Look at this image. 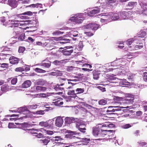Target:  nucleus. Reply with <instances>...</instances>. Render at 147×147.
<instances>
[{"label": "nucleus", "mask_w": 147, "mask_h": 147, "mask_svg": "<svg viewBox=\"0 0 147 147\" xmlns=\"http://www.w3.org/2000/svg\"><path fill=\"white\" fill-rule=\"evenodd\" d=\"M67 94L69 96H71L73 98L76 96V94L75 93V90H74L68 91Z\"/></svg>", "instance_id": "25"}, {"label": "nucleus", "mask_w": 147, "mask_h": 147, "mask_svg": "<svg viewBox=\"0 0 147 147\" xmlns=\"http://www.w3.org/2000/svg\"><path fill=\"white\" fill-rule=\"evenodd\" d=\"M52 147H63L66 145V143L59 142H56L53 143Z\"/></svg>", "instance_id": "15"}, {"label": "nucleus", "mask_w": 147, "mask_h": 147, "mask_svg": "<svg viewBox=\"0 0 147 147\" xmlns=\"http://www.w3.org/2000/svg\"><path fill=\"white\" fill-rule=\"evenodd\" d=\"M84 33L86 34L87 36H91L93 35L94 34L90 32H85Z\"/></svg>", "instance_id": "61"}, {"label": "nucleus", "mask_w": 147, "mask_h": 147, "mask_svg": "<svg viewBox=\"0 0 147 147\" xmlns=\"http://www.w3.org/2000/svg\"><path fill=\"white\" fill-rule=\"evenodd\" d=\"M40 141L45 145H46L50 141V139L49 137H47Z\"/></svg>", "instance_id": "24"}, {"label": "nucleus", "mask_w": 147, "mask_h": 147, "mask_svg": "<svg viewBox=\"0 0 147 147\" xmlns=\"http://www.w3.org/2000/svg\"><path fill=\"white\" fill-rule=\"evenodd\" d=\"M134 99L133 98H125L124 102L127 104L131 105H132L134 102Z\"/></svg>", "instance_id": "20"}, {"label": "nucleus", "mask_w": 147, "mask_h": 147, "mask_svg": "<svg viewBox=\"0 0 147 147\" xmlns=\"http://www.w3.org/2000/svg\"><path fill=\"white\" fill-rule=\"evenodd\" d=\"M76 127L81 132L83 133L86 132V125L79 119L76 123Z\"/></svg>", "instance_id": "2"}, {"label": "nucleus", "mask_w": 147, "mask_h": 147, "mask_svg": "<svg viewBox=\"0 0 147 147\" xmlns=\"http://www.w3.org/2000/svg\"><path fill=\"white\" fill-rule=\"evenodd\" d=\"M107 132H113V130H100V133L99 134L100 137L101 138H103L106 135V133ZM102 138H99L97 139V140H102Z\"/></svg>", "instance_id": "10"}, {"label": "nucleus", "mask_w": 147, "mask_h": 147, "mask_svg": "<svg viewBox=\"0 0 147 147\" xmlns=\"http://www.w3.org/2000/svg\"><path fill=\"white\" fill-rule=\"evenodd\" d=\"M129 12H127L125 11H121L120 13L121 16L123 17V16H125L126 15L129 13Z\"/></svg>", "instance_id": "56"}, {"label": "nucleus", "mask_w": 147, "mask_h": 147, "mask_svg": "<svg viewBox=\"0 0 147 147\" xmlns=\"http://www.w3.org/2000/svg\"><path fill=\"white\" fill-rule=\"evenodd\" d=\"M143 47V45L142 43H137L135 46L134 48L135 50H138L141 49Z\"/></svg>", "instance_id": "28"}, {"label": "nucleus", "mask_w": 147, "mask_h": 147, "mask_svg": "<svg viewBox=\"0 0 147 147\" xmlns=\"http://www.w3.org/2000/svg\"><path fill=\"white\" fill-rule=\"evenodd\" d=\"M100 11V9L98 8L97 9H94L92 10L88 13L89 15L90 16H92L98 13Z\"/></svg>", "instance_id": "17"}, {"label": "nucleus", "mask_w": 147, "mask_h": 147, "mask_svg": "<svg viewBox=\"0 0 147 147\" xmlns=\"http://www.w3.org/2000/svg\"><path fill=\"white\" fill-rule=\"evenodd\" d=\"M9 67V65L8 63H3L1 64V67L3 68H7Z\"/></svg>", "instance_id": "55"}, {"label": "nucleus", "mask_w": 147, "mask_h": 147, "mask_svg": "<svg viewBox=\"0 0 147 147\" xmlns=\"http://www.w3.org/2000/svg\"><path fill=\"white\" fill-rule=\"evenodd\" d=\"M25 50V48L24 47H20L19 48L18 51L19 53H22Z\"/></svg>", "instance_id": "42"}, {"label": "nucleus", "mask_w": 147, "mask_h": 147, "mask_svg": "<svg viewBox=\"0 0 147 147\" xmlns=\"http://www.w3.org/2000/svg\"><path fill=\"white\" fill-rule=\"evenodd\" d=\"M63 32H62L61 31H56L54 32L53 33V35H58L61 34H63Z\"/></svg>", "instance_id": "52"}, {"label": "nucleus", "mask_w": 147, "mask_h": 147, "mask_svg": "<svg viewBox=\"0 0 147 147\" xmlns=\"http://www.w3.org/2000/svg\"><path fill=\"white\" fill-rule=\"evenodd\" d=\"M100 25L95 23L89 24L86 25L85 26V29H91L93 30H97L99 27Z\"/></svg>", "instance_id": "5"}, {"label": "nucleus", "mask_w": 147, "mask_h": 147, "mask_svg": "<svg viewBox=\"0 0 147 147\" xmlns=\"http://www.w3.org/2000/svg\"><path fill=\"white\" fill-rule=\"evenodd\" d=\"M69 39L63 38L61 40V41L59 42V43L62 44H65L69 42Z\"/></svg>", "instance_id": "39"}, {"label": "nucleus", "mask_w": 147, "mask_h": 147, "mask_svg": "<svg viewBox=\"0 0 147 147\" xmlns=\"http://www.w3.org/2000/svg\"><path fill=\"white\" fill-rule=\"evenodd\" d=\"M34 88L36 89V91L39 92L41 91H45L47 90V88L45 87H42L39 86H34Z\"/></svg>", "instance_id": "19"}, {"label": "nucleus", "mask_w": 147, "mask_h": 147, "mask_svg": "<svg viewBox=\"0 0 147 147\" xmlns=\"http://www.w3.org/2000/svg\"><path fill=\"white\" fill-rule=\"evenodd\" d=\"M107 101L104 99H102L98 101V104L100 105H105L107 103Z\"/></svg>", "instance_id": "38"}, {"label": "nucleus", "mask_w": 147, "mask_h": 147, "mask_svg": "<svg viewBox=\"0 0 147 147\" xmlns=\"http://www.w3.org/2000/svg\"><path fill=\"white\" fill-rule=\"evenodd\" d=\"M70 81H68V84L69 86L66 87L67 89H70L72 88L73 86L76 84V83H74L72 82H70Z\"/></svg>", "instance_id": "32"}, {"label": "nucleus", "mask_w": 147, "mask_h": 147, "mask_svg": "<svg viewBox=\"0 0 147 147\" xmlns=\"http://www.w3.org/2000/svg\"><path fill=\"white\" fill-rule=\"evenodd\" d=\"M137 4V3L136 2H130L127 5V7H128L127 9H131L134 7V6H136Z\"/></svg>", "instance_id": "22"}, {"label": "nucleus", "mask_w": 147, "mask_h": 147, "mask_svg": "<svg viewBox=\"0 0 147 147\" xmlns=\"http://www.w3.org/2000/svg\"><path fill=\"white\" fill-rule=\"evenodd\" d=\"M119 18V15L117 14H113L111 17V19L113 20H117Z\"/></svg>", "instance_id": "35"}, {"label": "nucleus", "mask_w": 147, "mask_h": 147, "mask_svg": "<svg viewBox=\"0 0 147 147\" xmlns=\"http://www.w3.org/2000/svg\"><path fill=\"white\" fill-rule=\"evenodd\" d=\"M8 3L11 6L15 7L16 6V1L15 0H8Z\"/></svg>", "instance_id": "23"}, {"label": "nucleus", "mask_w": 147, "mask_h": 147, "mask_svg": "<svg viewBox=\"0 0 147 147\" xmlns=\"http://www.w3.org/2000/svg\"><path fill=\"white\" fill-rule=\"evenodd\" d=\"M35 136L38 138H40L42 137L43 136V134L41 133H37L36 134H35Z\"/></svg>", "instance_id": "63"}, {"label": "nucleus", "mask_w": 147, "mask_h": 147, "mask_svg": "<svg viewBox=\"0 0 147 147\" xmlns=\"http://www.w3.org/2000/svg\"><path fill=\"white\" fill-rule=\"evenodd\" d=\"M38 105H29L28 107L30 109H35L37 108Z\"/></svg>", "instance_id": "48"}, {"label": "nucleus", "mask_w": 147, "mask_h": 147, "mask_svg": "<svg viewBox=\"0 0 147 147\" xmlns=\"http://www.w3.org/2000/svg\"><path fill=\"white\" fill-rule=\"evenodd\" d=\"M42 4L41 3H36V4H33L31 5H30L28 6H27V7H41L42 6Z\"/></svg>", "instance_id": "30"}, {"label": "nucleus", "mask_w": 147, "mask_h": 147, "mask_svg": "<svg viewBox=\"0 0 147 147\" xmlns=\"http://www.w3.org/2000/svg\"><path fill=\"white\" fill-rule=\"evenodd\" d=\"M33 13H36V12H32L30 11H27L26 12H25L23 13H22V14H20V15H27L28 16H32V15Z\"/></svg>", "instance_id": "40"}, {"label": "nucleus", "mask_w": 147, "mask_h": 147, "mask_svg": "<svg viewBox=\"0 0 147 147\" xmlns=\"http://www.w3.org/2000/svg\"><path fill=\"white\" fill-rule=\"evenodd\" d=\"M25 34H21L18 37L19 40L22 41L24 40L25 38Z\"/></svg>", "instance_id": "45"}, {"label": "nucleus", "mask_w": 147, "mask_h": 147, "mask_svg": "<svg viewBox=\"0 0 147 147\" xmlns=\"http://www.w3.org/2000/svg\"><path fill=\"white\" fill-rule=\"evenodd\" d=\"M54 121L52 120H49L45 122L42 121L39 123V125L42 127L52 128L53 127Z\"/></svg>", "instance_id": "3"}, {"label": "nucleus", "mask_w": 147, "mask_h": 147, "mask_svg": "<svg viewBox=\"0 0 147 147\" xmlns=\"http://www.w3.org/2000/svg\"><path fill=\"white\" fill-rule=\"evenodd\" d=\"M63 60H61L60 61H59L58 60H55L53 62V63L54 65H60L61 64L63 63Z\"/></svg>", "instance_id": "41"}, {"label": "nucleus", "mask_w": 147, "mask_h": 147, "mask_svg": "<svg viewBox=\"0 0 147 147\" xmlns=\"http://www.w3.org/2000/svg\"><path fill=\"white\" fill-rule=\"evenodd\" d=\"M14 124L13 123H9L8 124V127L9 128H13L14 127Z\"/></svg>", "instance_id": "64"}, {"label": "nucleus", "mask_w": 147, "mask_h": 147, "mask_svg": "<svg viewBox=\"0 0 147 147\" xmlns=\"http://www.w3.org/2000/svg\"><path fill=\"white\" fill-rule=\"evenodd\" d=\"M97 88L102 91V92H105L106 91V89L105 88L99 86L97 87Z\"/></svg>", "instance_id": "60"}, {"label": "nucleus", "mask_w": 147, "mask_h": 147, "mask_svg": "<svg viewBox=\"0 0 147 147\" xmlns=\"http://www.w3.org/2000/svg\"><path fill=\"white\" fill-rule=\"evenodd\" d=\"M35 71L37 73H45L46 71L45 70L39 68H36L34 69Z\"/></svg>", "instance_id": "33"}, {"label": "nucleus", "mask_w": 147, "mask_h": 147, "mask_svg": "<svg viewBox=\"0 0 147 147\" xmlns=\"http://www.w3.org/2000/svg\"><path fill=\"white\" fill-rule=\"evenodd\" d=\"M83 20L80 17H76L75 20V22L77 23H80L82 22Z\"/></svg>", "instance_id": "47"}, {"label": "nucleus", "mask_w": 147, "mask_h": 147, "mask_svg": "<svg viewBox=\"0 0 147 147\" xmlns=\"http://www.w3.org/2000/svg\"><path fill=\"white\" fill-rule=\"evenodd\" d=\"M15 71H16L22 72L24 71V69L22 67H19L16 68L15 69Z\"/></svg>", "instance_id": "49"}, {"label": "nucleus", "mask_w": 147, "mask_h": 147, "mask_svg": "<svg viewBox=\"0 0 147 147\" xmlns=\"http://www.w3.org/2000/svg\"><path fill=\"white\" fill-rule=\"evenodd\" d=\"M36 84L37 85H43L45 83L44 81L42 79H39L36 82Z\"/></svg>", "instance_id": "26"}, {"label": "nucleus", "mask_w": 147, "mask_h": 147, "mask_svg": "<svg viewBox=\"0 0 147 147\" xmlns=\"http://www.w3.org/2000/svg\"><path fill=\"white\" fill-rule=\"evenodd\" d=\"M82 141H83L84 142H85L86 143H88V142L90 141V138H83L82 139Z\"/></svg>", "instance_id": "59"}, {"label": "nucleus", "mask_w": 147, "mask_h": 147, "mask_svg": "<svg viewBox=\"0 0 147 147\" xmlns=\"http://www.w3.org/2000/svg\"><path fill=\"white\" fill-rule=\"evenodd\" d=\"M28 132V133H30L32 134H36L37 133L35 132V131H38V129H27Z\"/></svg>", "instance_id": "29"}, {"label": "nucleus", "mask_w": 147, "mask_h": 147, "mask_svg": "<svg viewBox=\"0 0 147 147\" xmlns=\"http://www.w3.org/2000/svg\"><path fill=\"white\" fill-rule=\"evenodd\" d=\"M18 112L20 113V115H22V114H24L26 111H28V109L26 107H21L18 109Z\"/></svg>", "instance_id": "16"}, {"label": "nucleus", "mask_w": 147, "mask_h": 147, "mask_svg": "<svg viewBox=\"0 0 147 147\" xmlns=\"http://www.w3.org/2000/svg\"><path fill=\"white\" fill-rule=\"evenodd\" d=\"M63 122L62 118L60 117H58L55 121L56 125L58 127H61L62 126Z\"/></svg>", "instance_id": "9"}, {"label": "nucleus", "mask_w": 147, "mask_h": 147, "mask_svg": "<svg viewBox=\"0 0 147 147\" xmlns=\"http://www.w3.org/2000/svg\"><path fill=\"white\" fill-rule=\"evenodd\" d=\"M113 108L112 110H107V113L109 112H114L115 111H119L121 110L123 108H129V107L127 106L126 107H120L119 106H109L108 107V109L110 108Z\"/></svg>", "instance_id": "6"}, {"label": "nucleus", "mask_w": 147, "mask_h": 147, "mask_svg": "<svg viewBox=\"0 0 147 147\" xmlns=\"http://www.w3.org/2000/svg\"><path fill=\"white\" fill-rule=\"evenodd\" d=\"M84 46L82 41L80 42L78 45L79 50H81L83 48Z\"/></svg>", "instance_id": "53"}, {"label": "nucleus", "mask_w": 147, "mask_h": 147, "mask_svg": "<svg viewBox=\"0 0 147 147\" xmlns=\"http://www.w3.org/2000/svg\"><path fill=\"white\" fill-rule=\"evenodd\" d=\"M40 65L46 68H49L51 66V62L50 61H48L47 63H41Z\"/></svg>", "instance_id": "21"}, {"label": "nucleus", "mask_w": 147, "mask_h": 147, "mask_svg": "<svg viewBox=\"0 0 147 147\" xmlns=\"http://www.w3.org/2000/svg\"><path fill=\"white\" fill-rule=\"evenodd\" d=\"M18 81L17 78H15L12 79L11 80V84L12 85H15Z\"/></svg>", "instance_id": "46"}, {"label": "nucleus", "mask_w": 147, "mask_h": 147, "mask_svg": "<svg viewBox=\"0 0 147 147\" xmlns=\"http://www.w3.org/2000/svg\"><path fill=\"white\" fill-rule=\"evenodd\" d=\"M43 132L45 134H48L49 135H52L53 134V132L52 131L47 130L45 129H43Z\"/></svg>", "instance_id": "34"}, {"label": "nucleus", "mask_w": 147, "mask_h": 147, "mask_svg": "<svg viewBox=\"0 0 147 147\" xmlns=\"http://www.w3.org/2000/svg\"><path fill=\"white\" fill-rule=\"evenodd\" d=\"M11 15L8 16L9 18H12V19L9 20L10 22H12V24L15 25L16 26L20 25L21 24L20 22L21 21L20 20L21 19H25V17L24 16H20V14L14 15L11 16Z\"/></svg>", "instance_id": "1"}, {"label": "nucleus", "mask_w": 147, "mask_h": 147, "mask_svg": "<svg viewBox=\"0 0 147 147\" xmlns=\"http://www.w3.org/2000/svg\"><path fill=\"white\" fill-rule=\"evenodd\" d=\"M140 4L143 10L147 9V3L141 2Z\"/></svg>", "instance_id": "36"}, {"label": "nucleus", "mask_w": 147, "mask_h": 147, "mask_svg": "<svg viewBox=\"0 0 147 147\" xmlns=\"http://www.w3.org/2000/svg\"><path fill=\"white\" fill-rule=\"evenodd\" d=\"M55 139L54 140L55 141H58L63 140V139L61 138V136H56L55 137Z\"/></svg>", "instance_id": "54"}, {"label": "nucleus", "mask_w": 147, "mask_h": 147, "mask_svg": "<svg viewBox=\"0 0 147 147\" xmlns=\"http://www.w3.org/2000/svg\"><path fill=\"white\" fill-rule=\"evenodd\" d=\"M143 79L145 82H147V72L144 73L143 75Z\"/></svg>", "instance_id": "51"}, {"label": "nucleus", "mask_w": 147, "mask_h": 147, "mask_svg": "<svg viewBox=\"0 0 147 147\" xmlns=\"http://www.w3.org/2000/svg\"><path fill=\"white\" fill-rule=\"evenodd\" d=\"M20 59L14 57H11L9 59L10 62L13 64H16L18 63Z\"/></svg>", "instance_id": "11"}, {"label": "nucleus", "mask_w": 147, "mask_h": 147, "mask_svg": "<svg viewBox=\"0 0 147 147\" xmlns=\"http://www.w3.org/2000/svg\"><path fill=\"white\" fill-rule=\"evenodd\" d=\"M65 80L64 79H61L60 80V81L62 83L59 84H57L56 85V87L55 88V89L56 90H64V88L63 87H61L60 86H62L64 85L65 84V82H62L63 80L64 81Z\"/></svg>", "instance_id": "7"}, {"label": "nucleus", "mask_w": 147, "mask_h": 147, "mask_svg": "<svg viewBox=\"0 0 147 147\" xmlns=\"http://www.w3.org/2000/svg\"><path fill=\"white\" fill-rule=\"evenodd\" d=\"M73 49H71L69 48L65 49L62 51L63 55L65 56L70 55L73 52Z\"/></svg>", "instance_id": "8"}, {"label": "nucleus", "mask_w": 147, "mask_h": 147, "mask_svg": "<svg viewBox=\"0 0 147 147\" xmlns=\"http://www.w3.org/2000/svg\"><path fill=\"white\" fill-rule=\"evenodd\" d=\"M99 78L98 76V74H93V77L94 79L95 80H97Z\"/></svg>", "instance_id": "58"}, {"label": "nucleus", "mask_w": 147, "mask_h": 147, "mask_svg": "<svg viewBox=\"0 0 147 147\" xmlns=\"http://www.w3.org/2000/svg\"><path fill=\"white\" fill-rule=\"evenodd\" d=\"M55 43H48L45 45L46 49L48 50H51L52 49H55V48L53 47V45Z\"/></svg>", "instance_id": "18"}, {"label": "nucleus", "mask_w": 147, "mask_h": 147, "mask_svg": "<svg viewBox=\"0 0 147 147\" xmlns=\"http://www.w3.org/2000/svg\"><path fill=\"white\" fill-rule=\"evenodd\" d=\"M54 103L55 105L57 106H59L60 105H62L63 103V102L59 100H57L55 101Z\"/></svg>", "instance_id": "44"}, {"label": "nucleus", "mask_w": 147, "mask_h": 147, "mask_svg": "<svg viewBox=\"0 0 147 147\" xmlns=\"http://www.w3.org/2000/svg\"><path fill=\"white\" fill-rule=\"evenodd\" d=\"M70 34L71 37L72 36L74 37H77L78 35V32L77 31L71 32Z\"/></svg>", "instance_id": "31"}, {"label": "nucleus", "mask_w": 147, "mask_h": 147, "mask_svg": "<svg viewBox=\"0 0 147 147\" xmlns=\"http://www.w3.org/2000/svg\"><path fill=\"white\" fill-rule=\"evenodd\" d=\"M79 119L73 117H66L64 119L66 125H68L73 123H76Z\"/></svg>", "instance_id": "4"}, {"label": "nucleus", "mask_w": 147, "mask_h": 147, "mask_svg": "<svg viewBox=\"0 0 147 147\" xmlns=\"http://www.w3.org/2000/svg\"><path fill=\"white\" fill-rule=\"evenodd\" d=\"M31 83L32 82L30 80H26L22 84V87L24 88H28L30 86Z\"/></svg>", "instance_id": "12"}, {"label": "nucleus", "mask_w": 147, "mask_h": 147, "mask_svg": "<svg viewBox=\"0 0 147 147\" xmlns=\"http://www.w3.org/2000/svg\"><path fill=\"white\" fill-rule=\"evenodd\" d=\"M10 89L9 86L6 84L2 85L1 87V90L3 92L9 91Z\"/></svg>", "instance_id": "13"}, {"label": "nucleus", "mask_w": 147, "mask_h": 147, "mask_svg": "<svg viewBox=\"0 0 147 147\" xmlns=\"http://www.w3.org/2000/svg\"><path fill=\"white\" fill-rule=\"evenodd\" d=\"M134 41V40L133 38L130 39L126 41L127 44L129 46L131 45L132 42Z\"/></svg>", "instance_id": "43"}, {"label": "nucleus", "mask_w": 147, "mask_h": 147, "mask_svg": "<svg viewBox=\"0 0 147 147\" xmlns=\"http://www.w3.org/2000/svg\"><path fill=\"white\" fill-rule=\"evenodd\" d=\"M102 16V18H103V19L106 20V21L107 22L108 20V19L111 17V16L110 15H103Z\"/></svg>", "instance_id": "50"}, {"label": "nucleus", "mask_w": 147, "mask_h": 147, "mask_svg": "<svg viewBox=\"0 0 147 147\" xmlns=\"http://www.w3.org/2000/svg\"><path fill=\"white\" fill-rule=\"evenodd\" d=\"M131 127V125L129 124H127L123 125V127L125 129H128Z\"/></svg>", "instance_id": "57"}, {"label": "nucleus", "mask_w": 147, "mask_h": 147, "mask_svg": "<svg viewBox=\"0 0 147 147\" xmlns=\"http://www.w3.org/2000/svg\"><path fill=\"white\" fill-rule=\"evenodd\" d=\"M84 91V88H77L76 91V94H80L81 93H83Z\"/></svg>", "instance_id": "37"}, {"label": "nucleus", "mask_w": 147, "mask_h": 147, "mask_svg": "<svg viewBox=\"0 0 147 147\" xmlns=\"http://www.w3.org/2000/svg\"><path fill=\"white\" fill-rule=\"evenodd\" d=\"M100 129L99 127H95L94 128L93 130V135L95 136H99L100 133Z\"/></svg>", "instance_id": "14"}, {"label": "nucleus", "mask_w": 147, "mask_h": 147, "mask_svg": "<svg viewBox=\"0 0 147 147\" xmlns=\"http://www.w3.org/2000/svg\"><path fill=\"white\" fill-rule=\"evenodd\" d=\"M48 95L46 93H40L36 94V96L38 98H45L48 96Z\"/></svg>", "instance_id": "27"}, {"label": "nucleus", "mask_w": 147, "mask_h": 147, "mask_svg": "<svg viewBox=\"0 0 147 147\" xmlns=\"http://www.w3.org/2000/svg\"><path fill=\"white\" fill-rule=\"evenodd\" d=\"M44 113V111L43 110H40L36 111V113L37 114L43 115Z\"/></svg>", "instance_id": "62"}]
</instances>
